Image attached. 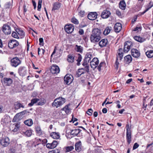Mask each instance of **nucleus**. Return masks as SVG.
Returning <instances> with one entry per match:
<instances>
[{
  "label": "nucleus",
  "mask_w": 153,
  "mask_h": 153,
  "mask_svg": "<svg viewBox=\"0 0 153 153\" xmlns=\"http://www.w3.org/2000/svg\"><path fill=\"white\" fill-rule=\"evenodd\" d=\"M104 63V62H101L98 67L97 69L99 71H100L101 68L103 64Z\"/></svg>",
  "instance_id": "56"
},
{
  "label": "nucleus",
  "mask_w": 153,
  "mask_h": 153,
  "mask_svg": "<svg viewBox=\"0 0 153 153\" xmlns=\"http://www.w3.org/2000/svg\"><path fill=\"white\" fill-rule=\"evenodd\" d=\"M20 108H24V106L19 102H16L14 104V108L16 109H18Z\"/></svg>",
  "instance_id": "29"
},
{
  "label": "nucleus",
  "mask_w": 153,
  "mask_h": 153,
  "mask_svg": "<svg viewBox=\"0 0 153 153\" xmlns=\"http://www.w3.org/2000/svg\"><path fill=\"white\" fill-rule=\"evenodd\" d=\"M146 54L148 58H152L153 56V51H148L146 53Z\"/></svg>",
  "instance_id": "31"
},
{
  "label": "nucleus",
  "mask_w": 153,
  "mask_h": 153,
  "mask_svg": "<svg viewBox=\"0 0 153 153\" xmlns=\"http://www.w3.org/2000/svg\"><path fill=\"white\" fill-rule=\"evenodd\" d=\"M99 63L98 59L97 58H94L90 62V65L91 67L94 70L97 66Z\"/></svg>",
  "instance_id": "11"
},
{
  "label": "nucleus",
  "mask_w": 153,
  "mask_h": 153,
  "mask_svg": "<svg viewBox=\"0 0 153 153\" xmlns=\"http://www.w3.org/2000/svg\"><path fill=\"white\" fill-rule=\"evenodd\" d=\"M44 100H42L39 102H38L37 105H42L44 104Z\"/></svg>",
  "instance_id": "57"
},
{
  "label": "nucleus",
  "mask_w": 153,
  "mask_h": 153,
  "mask_svg": "<svg viewBox=\"0 0 153 153\" xmlns=\"http://www.w3.org/2000/svg\"><path fill=\"white\" fill-rule=\"evenodd\" d=\"M0 143L4 147L7 146L10 143V140L8 137H3L0 140Z\"/></svg>",
  "instance_id": "10"
},
{
  "label": "nucleus",
  "mask_w": 153,
  "mask_h": 153,
  "mask_svg": "<svg viewBox=\"0 0 153 153\" xmlns=\"http://www.w3.org/2000/svg\"><path fill=\"white\" fill-rule=\"evenodd\" d=\"M61 4L58 2H55L53 4V7L52 11L55 10L59 9L61 6Z\"/></svg>",
  "instance_id": "20"
},
{
  "label": "nucleus",
  "mask_w": 153,
  "mask_h": 153,
  "mask_svg": "<svg viewBox=\"0 0 153 153\" xmlns=\"http://www.w3.org/2000/svg\"><path fill=\"white\" fill-rule=\"evenodd\" d=\"M39 100V99L38 98H33L31 100L30 103H29L28 105L29 106H32L34 104L36 103Z\"/></svg>",
  "instance_id": "28"
},
{
  "label": "nucleus",
  "mask_w": 153,
  "mask_h": 153,
  "mask_svg": "<svg viewBox=\"0 0 153 153\" xmlns=\"http://www.w3.org/2000/svg\"><path fill=\"white\" fill-rule=\"evenodd\" d=\"M10 65L13 67H16L21 64V62L19 59L16 57L12 59L10 61Z\"/></svg>",
  "instance_id": "3"
},
{
  "label": "nucleus",
  "mask_w": 153,
  "mask_h": 153,
  "mask_svg": "<svg viewBox=\"0 0 153 153\" xmlns=\"http://www.w3.org/2000/svg\"><path fill=\"white\" fill-rule=\"evenodd\" d=\"M26 113V110H25V111H22L21 112H20V113L17 114L15 116V117H14V118L13 119V120H14V119L15 118L17 117L19 115V114H22V115H24V114H25V113Z\"/></svg>",
  "instance_id": "46"
},
{
  "label": "nucleus",
  "mask_w": 153,
  "mask_h": 153,
  "mask_svg": "<svg viewBox=\"0 0 153 153\" xmlns=\"http://www.w3.org/2000/svg\"><path fill=\"white\" fill-rule=\"evenodd\" d=\"M36 131L37 134L40 135L42 134V131L40 127L39 126H37L36 127Z\"/></svg>",
  "instance_id": "32"
},
{
  "label": "nucleus",
  "mask_w": 153,
  "mask_h": 153,
  "mask_svg": "<svg viewBox=\"0 0 153 153\" xmlns=\"http://www.w3.org/2000/svg\"><path fill=\"white\" fill-rule=\"evenodd\" d=\"M11 35L14 38L19 39V37H18L17 34L15 31H13Z\"/></svg>",
  "instance_id": "45"
},
{
  "label": "nucleus",
  "mask_w": 153,
  "mask_h": 153,
  "mask_svg": "<svg viewBox=\"0 0 153 153\" xmlns=\"http://www.w3.org/2000/svg\"><path fill=\"white\" fill-rule=\"evenodd\" d=\"M114 28L116 32H119L122 28L121 24L120 23H116L114 26Z\"/></svg>",
  "instance_id": "17"
},
{
  "label": "nucleus",
  "mask_w": 153,
  "mask_h": 153,
  "mask_svg": "<svg viewBox=\"0 0 153 153\" xmlns=\"http://www.w3.org/2000/svg\"><path fill=\"white\" fill-rule=\"evenodd\" d=\"M39 45L41 46H43L44 45L43 39L42 38H40L39 39Z\"/></svg>",
  "instance_id": "51"
},
{
  "label": "nucleus",
  "mask_w": 153,
  "mask_h": 153,
  "mask_svg": "<svg viewBox=\"0 0 153 153\" xmlns=\"http://www.w3.org/2000/svg\"><path fill=\"white\" fill-rule=\"evenodd\" d=\"M105 10H104L102 13L101 16L102 18L103 19L105 18Z\"/></svg>",
  "instance_id": "58"
},
{
  "label": "nucleus",
  "mask_w": 153,
  "mask_h": 153,
  "mask_svg": "<svg viewBox=\"0 0 153 153\" xmlns=\"http://www.w3.org/2000/svg\"><path fill=\"white\" fill-rule=\"evenodd\" d=\"M141 27H137L135 28L134 31H140L141 30Z\"/></svg>",
  "instance_id": "55"
},
{
  "label": "nucleus",
  "mask_w": 153,
  "mask_h": 153,
  "mask_svg": "<svg viewBox=\"0 0 153 153\" xmlns=\"http://www.w3.org/2000/svg\"><path fill=\"white\" fill-rule=\"evenodd\" d=\"M1 81L2 84L7 86L10 85L13 82V80L11 78L6 77L1 79Z\"/></svg>",
  "instance_id": "8"
},
{
  "label": "nucleus",
  "mask_w": 153,
  "mask_h": 153,
  "mask_svg": "<svg viewBox=\"0 0 153 153\" xmlns=\"http://www.w3.org/2000/svg\"><path fill=\"white\" fill-rule=\"evenodd\" d=\"M117 53L118 55L117 56V60L119 59L121 61L123 58V49L122 48H119L118 51Z\"/></svg>",
  "instance_id": "21"
},
{
  "label": "nucleus",
  "mask_w": 153,
  "mask_h": 153,
  "mask_svg": "<svg viewBox=\"0 0 153 153\" xmlns=\"http://www.w3.org/2000/svg\"><path fill=\"white\" fill-rule=\"evenodd\" d=\"M101 33L100 30V29L98 28L94 29L93 30L92 33L90 36L91 42L94 43L99 42L101 39Z\"/></svg>",
  "instance_id": "1"
},
{
  "label": "nucleus",
  "mask_w": 153,
  "mask_h": 153,
  "mask_svg": "<svg viewBox=\"0 0 153 153\" xmlns=\"http://www.w3.org/2000/svg\"><path fill=\"white\" fill-rule=\"evenodd\" d=\"M132 60V58L130 55H128L125 56L124 58V62L127 64H129L131 62Z\"/></svg>",
  "instance_id": "22"
},
{
  "label": "nucleus",
  "mask_w": 153,
  "mask_h": 153,
  "mask_svg": "<svg viewBox=\"0 0 153 153\" xmlns=\"http://www.w3.org/2000/svg\"><path fill=\"white\" fill-rule=\"evenodd\" d=\"M76 50L78 52L80 53H81L82 51V48L80 46H78L77 45H76V48H75Z\"/></svg>",
  "instance_id": "36"
},
{
  "label": "nucleus",
  "mask_w": 153,
  "mask_h": 153,
  "mask_svg": "<svg viewBox=\"0 0 153 153\" xmlns=\"http://www.w3.org/2000/svg\"><path fill=\"white\" fill-rule=\"evenodd\" d=\"M51 144L52 147V149H53L56 147L57 144V142L56 141L54 140Z\"/></svg>",
  "instance_id": "41"
},
{
  "label": "nucleus",
  "mask_w": 153,
  "mask_h": 153,
  "mask_svg": "<svg viewBox=\"0 0 153 153\" xmlns=\"http://www.w3.org/2000/svg\"><path fill=\"white\" fill-rule=\"evenodd\" d=\"M75 150L77 152H80L82 150V143L81 141L76 143L75 145Z\"/></svg>",
  "instance_id": "19"
},
{
  "label": "nucleus",
  "mask_w": 153,
  "mask_h": 153,
  "mask_svg": "<svg viewBox=\"0 0 153 153\" xmlns=\"http://www.w3.org/2000/svg\"><path fill=\"white\" fill-rule=\"evenodd\" d=\"M131 52L132 55L134 57L137 58L140 55V52L136 49H132L131 50Z\"/></svg>",
  "instance_id": "15"
},
{
  "label": "nucleus",
  "mask_w": 153,
  "mask_h": 153,
  "mask_svg": "<svg viewBox=\"0 0 153 153\" xmlns=\"http://www.w3.org/2000/svg\"><path fill=\"white\" fill-rule=\"evenodd\" d=\"M147 8L146 9H148V10L153 6V3L150 1L146 6Z\"/></svg>",
  "instance_id": "48"
},
{
  "label": "nucleus",
  "mask_w": 153,
  "mask_h": 153,
  "mask_svg": "<svg viewBox=\"0 0 153 153\" xmlns=\"http://www.w3.org/2000/svg\"><path fill=\"white\" fill-rule=\"evenodd\" d=\"M74 80V77L71 74H67L64 77V83L67 85L71 84Z\"/></svg>",
  "instance_id": "5"
},
{
  "label": "nucleus",
  "mask_w": 153,
  "mask_h": 153,
  "mask_svg": "<svg viewBox=\"0 0 153 153\" xmlns=\"http://www.w3.org/2000/svg\"><path fill=\"white\" fill-rule=\"evenodd\" d=\"M65 99L62 97H59L55 99L54 101L52 103V106L56 108L60 107L63 105L65 102Z\"/></svg>",
  "instance_id": "2"
},
{
  "label": "nucleus",
  "mask_w": 153,
  "mask_h": 153,
  "mask_svg": "<svg viewBox=\"0 0 153 153\" xmlns=\"http://www.w3.org/2000/svg\"><path fill=\"white\" fill-rule=\"evenodd\" d=\"M22 134H24L26 136L28 137L30 136L32 134V131L30 130H27L26 131L22 130Z\"/></svg>",
  "instance_id": "25"
},
{
  "label": "nucleus",
  "mask_w": 153,
  "mask_h": 153,
  "mask_svg": "<svg viewBox=\"0 0 153 153\" xmlns=\"http://www.w3.org/2000/svg\"><path fill=\"white\" fill-rule=\"evenodd\" d=\"M131 133L130 129L128 127L126 128V138L127 142L129 144L131 141Z\"/></svg>",
  "instance_id": "13"
},
{
  "label": "nucleus",
  "mask_w": 153,
  "mask_h": 153,
  "mask_svg": "<svg viewBox=\"0 0 153 153\" xmlns=\"http://www.w3.org/2000/svg\"><path fill=\"white\" fill-rule=\"evenodd\" d=\"M118 60H117V57L116 58V61L115 63L114 66L115 68L117 69L118 68V65H119V62L117 61Z\"/></svg>",
  "instance_id": "53"
},
{
  "label": "nucleus",
  "mask_w": 153,
  "mask_h": 153,
  "mask_svg": "<svg viewBox=\"0 0 153 153\" xmlns=\"http://www.w3.org/2000/svg\"><path fill=\"white\" fill-rule=\"evenodd\" d=\"M81 130L79 129H76L72 130L71 132V134L73 136H77L81 131Z\"/></svg>",
  "instance_id": "23"
},
{
  "label": "nucleus",
  "mask_w": 153,
  "mask_h": 153,
  "mask_svg": "<svg viewBox=\"0 0 153 153\" xmlns=\"http://www.w3.org/2000/svg\"><path fill=\"white\" fill-rule=\"evenodd\" d=\"M139 145L138 144V143H135L134 144V146H133V149L134 150V149H136L139 147Z\"/></svg>",
  "instance_id": "54"
},
{
  "label": "nucleus",
  "mask_w": 153,
  "mask_h": 153,
  "mask_svg": "<svg viewBox=\"0 0 153 153\" xmlns=\"http://www.w3.org/2000/svg\"><path fill=\"white\" fill-rule=\"evenodd\" d=\"M24 123L25 125L28 126H31L33 124V121L31 119H29L25 121Z\"/></svg>",
  "instance_id": "26"
},
{
  "label": "nucleus",
  "mask_w": 153,
  "mask_h": 153,
  "mask_svg": "<svg viewBox=\"0 0 153 153\" xmlns=\"http://www.w3.org/2000/svg\"><path fill=\"white\" fill-rule=\"evenodd\" d=\"M42 51V54H43L44 53H45V50L43 49H41V50L40 49V48H38V54L39 55V51Z\"/></svg>",
  "instance_id": "62"
},
{
  "label": "nucleus",
  "mask_w": 153,
  "mask_h": 153,
  "mask_svg": "<svg viewBox=\"0 0 153 153\" xmlns=\"http://www.w3.org/2000/svg\"><path fill=\"white\" fill-rule=\"evenodd\" d=\"M11 7V5L10 2H7L5 5V7L6 9L10 8Z\"/></svg>",
  "instance_id": "49"
},
{
  "label": "nucleus",
  "mask_w": 153,
  "mask_h": 153,
  "mask_svg": "<svg viewBox=\"0 0 153 153\" xmlns=\"http://www.w3.org/2000/svg\"><path fill=\"white\" fill-rule=\"evenodd\" d=\"M133 43L130 41L126 42L124 45L123 51L125 53L128 52L133 47Z\"/></svg>",
  "instance_id": "4"
},
{
  "label": "nucleus",
  "mask_w": 153,
  "mask_h": 153,
  "mask_svg": "<svg viewBox=\"0 0 153 153\" xmlns=\"http://www.w3.org/2000/svg\"><path fill=\"white\" fill-rule=\"evenodd\" d=\"M19 45V42L13 39L9 41L8 44V47L10 49H13Z\"/></svg>",
  "instance_id": "6"
},
{
  "label": "nucleus",
  "mask_w": 153,
  "mask_h": 153,
  "mask_svg": "<svg viewBox=\"0 0 153 153\" xmlns=\"http://www.w3.org/2000/svg\"><path fill=\"white\" fill-rule=\"evenodd\" d=\"M82 38L85 41H86L87 39V36L86 35H85L83 36Z\"/></svg>",
  "instance_id": "64"
},
{
  "label": "nucleus",
  "mask_w": 153,
  "mask_h": 153,
  "mask_svg": "<svg viewBox=\"0 0 153 153\" xmlns=\"http://www.w3.org/2000/svg\"><path fill=\"white\" fill-rule=\"evenodd\" d=\"M99 45L101 47H102L105 46V39H102L99 43Z\"/></svg>",
  "instance_id": "37"
},
{
  "label": "nucleus",
  "mask_w": 153,
  "mask_h": 153,
  "mask_svg": "<svg viewBox=\"0 0 153 153\" xmlns=\"http://www.w3.org/2000/svg\"><path fill=\"white\" fill-rule=\"evenodd\" d=\"M84 11L81 10L79 13V15L81 16H83V15L84 14Z\"/></svg>",
  "instance_id": "59"
},
{
  "label": "nucleus",
  "mask_w": 153,
  "mask_h": 153,
  "mask_svg": "<svg viewBox=\"0 0 153 153\" xmlns=\"http://www.w3.org/2000/svg\"><path fill=\"white\" fill-rule=\"evenodd\" d=\"M68 57V61L69 62L72 63L74 62V57L72 55H69Z\"/></svg>",
  "instance_id": "33"
},
{
  "label": "nucleus",
  "mask_w": 153,
  "mask_h": 153,
  "mask_svg": "<svg viewBox=\"0 0 153 153\" xmlns=\"http://www.w3.org/2000/svg\"><path fill=\"white\" fill-rule=\"evenodd\" d=\"M97 13L96 12H91L89 13L88 15V19L90 20H94L97 18Z\"/></svg>",
  "instance_id": "16"
},
{
  "label": "nucleus",
  "mask_w": 153,
  "mask_h": 153,
  "mask_svg": "<svg viewBox=\"0 0 153 153\" xmlns=\"http://www.w3.org/2000/svg\"><path fill=\"white\" fill-rule=\"evenodd\" d=\"M116 14L119 16H121V12L119 11V10H116Z\"/></svg>",
  "instance_id": "60"
},
{
  "label": "nucleus",
  "mask_w": 153,
  "mask_h": 153,
  "mask_svg": "<svg viewBox=\"0 0 153 153\" xmlns=\"http://www.w3.org/2000/svg\"><path fill=\"white\" fill-rule=\"evenodd\" d=\"M74 27L72 24L66 25L65 27V31L68 33H72L74 30Z\"/></svg>",
  "instance_id": "12"
},
{
  "label": "nucleus",
  "mask_w": 153,
  "mask_h": 153,
  "mask_svg": "<svg viewBox=\"0 0 153 153\" xmlns=\"http://www.w3.org/2000/svg\"><path fill=\"white\" fill-rule=\"evenodd\" d=\"M27 71L26 68L24 66L20 67L18 69V73L19 75L22 76H24L27 74Z\"/></svg>",
  "instance_id": "9"
},
{
  "label": "nucleus",
  "mask_w": 153,
  "mask_h": 153,
  "mask_svg": "<svg viewBox=\"0 0 153 153\" xmlns=\"http://www.w3.org/2000/svg\"><path fill=\"white\" fill-rule=\"evenodd\" d=\"M119 7L122 10H125L126 7V3L124 0L120 1L119 4Z\"/></svg>",
  "instance_id": "24"
},
{
  "label": "nucleus",
  "mask_w": 153,
  "mask_h": 153,
  "mask_svg": "<svg viewBox=\"0 0 153 153\" xmlns=\"http://www.w3.org/2000/svg\"><path fill=\"white\" fill-rule=\"evenodd\" d=\"M51 71L53 74H58L59 72L60 69L58 66L53 65L51 67Z\"/></svg>",
  "instance_id": "14"
},
{
  "label": "nucleus",
  "mask_w": 153,
  "mask_h": 153,
  "mask_svg": "<svg viewBox=\"0 0 153 153\" xmlns=\"http://www.w3.org/2000/svg\"><path fill=\"white\" fill-rule=\"evenodd\" d=\"M1 122L3 123H8L11 122L10 117L7 115L4 116L1 119Z\"/></svg>",
  "instance_id": "18"
},
{
  "label": "nucleus",
  "mask_w": 153,
  "mask_h": 153,
  "mask_svg": "<svg viewBox=\"0 0 153 153\" xmlns=\"http://www.w3.org/2000/svg\"><path fill=\"white\" fill-rule=\"evenodd\" d=\"M74 149V147L72 146L66 147L65 148V152H69L72 151Z\"/></svg>",
  "instance_id": "40"
},
{
  "label": "nucleus",
  "mask_w": 153,
  "mask_h": 153,
  "mask_svg": "<svg viewBox=\"0 0 153 153\" xmlns=\"http://www.w3.org/2000/svg\"><path fill=\"white\" fill-rule=\"evenodd\" d=\"M50 136L54 139H58L60 138V135L58 133L53 132L51 134Z\"/></svg>",
  "instance_id": "27"
},
{
  "label": "nucleus",
  "mask_w": 153,
  "mask_h": 153,
  "mask_svg": "<svg viewBox=\"0 0 153 153\" xmlns=\"http://www.w3.org/2000/svg\"><path fill=\"white\" fill-rule=\"evenodd\" d=\"M60 152V151L59 149H55L50 151L48 153H59Z\"/></svg>",
  "instance_id": "44"
},
{
  "label": "nucleus",
  "mask_w": 153,
  "mask_h": 153,
  "mask_svg": "<svg viewBox=\"0 0 153 153\" xmlns=\"http://www.w3.org/2000/svg\"><path fill=\"white\" fill-rule=\"evenodd\" d=\"M85 73V70L83 68L79 69L77 72L76 76L77 77L80 76L82 74Z\"/></svg>",
  "instance_id": "30"
},
{
  "label": "nucleus",
  "mask_w": 153,
  "mask_h": 153,
  "mask_svg": "<svg viewBox=\"0 0 153 153\" xmlns=\"http://www.w3.org/2000/svg\"><path fill=\"white\" fill-rule=\"evenodd\" d=\"M134 39L136 41L140 42H143L144 40L140 36H135L134 37Z\"/></svg>",
  "instance_id": "34"
},
{
  "label": "nucleus",
  "mask_w": 153,
  "mask_h": 153,
  "mask_svg": "<svg viewBox=\"0 0 153 153\" xmlns=\"http://www.w3.org/2000/svg\"><path fill=\"white\" fill-rule=\"evenodd\" d=\"M112 29V27H107L106 28V35L108 34Z\"/></svg>",
  "instance_id": "47"
},
{
  "label": "nucleus",
  "mask_w": 153,
  "mask_h": 153,
  "mask_svg": "<svg viewBox=\"0 0 153 153\" xmlns=\"http://www.w3.org/2000/svg\"><path fill=\"white\" fill-rule=\"evenodd\" d=\"M111 14V13L109 11L106 10V19L108 18Z\"/></svg>",
  "instance_id": "52"
},
{
  "label": "nucleus",
  "mask_w": 153,
  "mask_h": 153,
  "mask_svg": "<svg viewBox=\"0 0 153 153\" xmlns=\"http://www.w3.org/2000/svg\"><path fill=\"white\" fill-rule=\"evenodd\" d=\"M17 33L19 35L22 36L21 38L24 37L25 36V33L23 30H19L17 32Z\"/></svg>",
  "instance_id": "42"
},
{
  "label": "nucleus",
  "mask_w": 153,
  "mask_h": 153,
  "mask_svg": "<svg viewBox=\"0 0 153 153\" xmlns=\"http://www.w3.org/2000/svg\"><path fill=\"white\" fill-rule=\"evenodd\" d=\"M62 110L65 111L66 114H68L70 111V109L69 108L68 105L65 106L64 108H63Z\"/></svg>",
  "instance_id": "35"
},
{
  "label": "nucleus",
  "mask_w": 153,
  "mask_h": 153,
  "mask_svg": "<svg viewBox=\"0 0 153 153\" xmlns=\"http://www.w3.org/2000/svg\"><path fill=\"white\" fill-rule=\"evenodd\" d=\"M93 111L91 108L89 109L86 112V113L89 116H91L92 114Z\"/></svg>",
  "instance_id": "50"
},
{
  "label": "nucleus",
  "mask_w": 153,
  "mask_h": 153,
  "mask_svg": "<svg viewBox=\"0 0 153 153\" xmlns=\"http://www.w3.org/2000/svg\"><path fill=\"white\" fill-rule=\"evenodd\" d=\"M2 31L5 34H10L11 32L10 27L7 25H4L3 26Z\"/></svg>",
  "instance_id": "7"
},
{
  "label": "nucleus",
  "mask_w": 153,
  "mask_h": 153,
  "mask_svg": "<svg viewBox=\"0 0 153 153\" xmlns=\"http://www.w3.org/2000/svg\"><path fill=\"white\" fill-rule=\"evenodd\" d=\"M83 68L84 69V70H85V72H87V73L89 72V69L88 65L85 67V68Z\"/></svg>",
  "instance_id": "61"
},
{
  "label": "nucleus",
  "mask_w": 153,
  "mask_h": 153,
  "mask_svg": "<svg viewBox=\"0 0 153 153\" xmlns=\"http://www.w3.org/2000/svg\"><path fill=\"white\" fill-rule=\"evenodd\" d=\"M20 125L18 123L14 125V128L12 131L13 132H16L18 131L19 128L20 127Z\"/></svg>",
  "instance_id": "39"
},
{
  "label": "nucleus",
  "mask_w": 153,
  "mask_h": 153,
  "mask_svg": "<svg viewBox=\"0 0 153 153\" xmlns=\"http://www.w3.org/2000/svg\"><path fill=\"white\" fill-rule=\"evenodd\" d=\"M78 58L76 60L77 61V65H79L80 64V62H81L82 59V57L81 55L80 54H78Z\"/></svg>",
  "instance_id": "38"
},
{
  "label": "nucleus",
  "mask_w": 153,
  "mask_h": 153,
  "mask_svg": "<svg viewBox=\"0 0 153 153\" xmlns=\"http://www.w3.org/2000/svg\"><path fill=\"white\" fill-rule=\"evenodd\" d=\"M84 31L83 29H80L79 31V33L80 35H82L84 34Z\"/></svg>",
  "instance_id": "63"
},
{
  "label": "nucleus",
  "mask_w": 153,
  "mask_h": 153,
  "mask_svg": "<svg viewBox=\"0 0 153 153\" xmlns=\"http://www.w3.org/2000/svg\"><path fill=\"white\" fill-rule=\"evenodd\" d=\"M71 21L73 23L76 25H77L79 23L78 20L74 17H73L71 19Z\"/></svg>",
  "instance_id": "43"
}]
</instances>
